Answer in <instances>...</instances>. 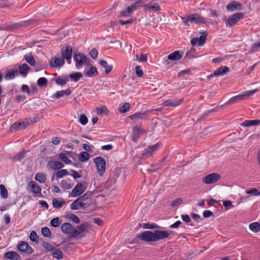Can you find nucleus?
Wrapping results in <instances>:
<instances>
[{"label": "nucleus", "instance_id": "obj_1", "mask_svg": "<svg viewBox=\"0 0 260 260\" xmlns=\"http://www.w3.org/2000/svg\"><path fill=\"white\" fill-rule=\"evenodd\" d=\"M170 233L167 231L156 230L153 232L150 231H144L138 237L141 240L146 242H155L167 238Z\"/></svg>", "mask_w": 260, "mask_h": 260}, {"label": "nucleus", "instance_id": "obj_2", "mask_svg": "<svg viewBox=\"0 0 260 260\" xmlns=\"http://www.w3.org/2000/svg\"><path fill=\"white\" fill-rule=\"evenodd\" d=\"M181 20L185 25L189 26V22H194L196 24H205L206 21L205 19L200 15L195 13L190 14L186 17H181Z\"/></svg>", "mask_w": 260, "mask_h": 260}, {"label": "nucleus", "instance_id": "obj_3", "mask_svg": "<svg viewBox=\"0 0 260 260\" xmlns=\"http://www.w3.org/2000/svg\"><path fill=\"white\" fill-rule=\"evenodd\" d=\"M244 16L243 13L238 12L230 16L228 18L224 17L222 20L225 22L226 27H233L239 20L243 18Z\"/></svg>", "mask_w": 260, "mask_h": 260}, {"label": "nucleus", "instance_id": "obj_4", "mask_svg": "<svg viewBox=\"0 0 260 260\" xmlns=\"http://www.w3.org/2000/svg\"><path fill=\"white\" fill-rule=\"evenodd\" d=\"M258 90L254 89L252 90L246 91L241 94L234 96L228 101L225 105H230L236 103L239 101H242L257 92Z\"/></svg>", "mask_w": 260, "mask_h": 260}, {"label": "nucleus", "instance_id": "obj_5", "mask_svg": "<svg viewBox=\"0 0 260 260\" xmlns=\"http://www.w3.org/2000/svg\"><path fill=\"white\" fill-rule=\"evenodd\" d=\"M137 156L141 159H146L151 156L157 150L158 147H137Z\"/></svg>", "mask_w": 260, "mask_h": 260}, {"label": "nucleus", "instance_id": "obj_6", "mask_svg": "<svg viewBox=\"0 0 260 260\" xmlns=\"http://www.w3.org/2000/svg\"><path fill=\"white\" fill-rule=\"evenodd\" d=\"M98 174L102 176L106 171V162L102 157H96L93 159Z\"/></svg>", "mask_w": 260, "mask_h": 260}, {"label": "nucleus", "instance_id": "obj_7", "mask_svg": "<svg viewBox=\"0 0 260 260\" xmlns=\"http://www.w3.org/2000/svg\"><path fill=\"white\" fill-rule=\"evenodd\" d=\"M74 60L76 61V67L78 69L81 68L83 65L88 63V58L83 54L76 53L74 56Z\"/></svg>", "mask_w": 260, "mask_h": 260}, {"label": "nucleus", "instance_id": "obj_8", "mask_svg": "<svg viewBox=\"0 0 260 260\" xmlns=\"http://www.w3.org/2000/svg\"><path fill=\"white\" fill-rule=\"evenodd\" d=\"M86 186L81 182L78 183L72 191L69 193V197H78L80 196L86 190Z\"/></svg>", "mask_w": 260, "mask_h": 260}, {"label": "nucleus", "instance_id": "obj_9", "mask_svg": "<svg viewBox=\"0 0 260 260\" xmlns=\"http://www.w3.org/2000/svg\"><path fill=\"white\" fill-rule=\"evenodd\" d=\"M91 194L86 192L83 195L79 196L78 198L80 202L81 203V207L83 209H85L89 207L91 202Z\"/></svg>", "mask_w": 260, "mask_h": 260}, {"label": "nucleus", "instance_id": "obj_10", "mask_svg": "<svg viewBox=\"0 0 260 260\" xmlns=\"http://www.w3.org/2000/svg\"><path fill=\"white\" fill-rule=\"evenodd\" d=\"M221 175L219 174L213 173L204 177L202 181L206 184H210L216 182L221 179Z\"/></svg>", "mask_w": 260, "mask_h": 260}, {"label": "nucleus", "instance_id": "obj_11", "mask_svg": "<svg viewBox=\"0 0 260 260\" xmlns=\"http://www.w3.org/2000/svg\"><path fill=\"white\" fill-rule=\"evenodd\" d=\"M17 249L20 252L27 254H30L33 252L31 247L24 241H20L18 243Z\"/></svg>", "mask_w": 260, "mask_h": 260}, {"label": "nucleus", "instance_id": "obj_12", "mask_svg": "<svg viewBox=\"0 0 260 260\" xmlns=\"http://www.w3.org/2000/svg\"><path fill=\"white\" fill-rule=\"evenodd\" d=\"M73 50L71 46H67L66 48L61 50V55L64 59H66L67 63L70 64L71 63V57Z\"/></svg>", "mask_w": 260, "mask_h": 260}, {"label": "nucleus", "instance_id": "obj_13", "mask_svg": "<svg viewBox=\"0 0 260 260\" xmlns=\"http://www.w3.org/2000/svg\"><path fill=\"white\" fill-rule=\"evenodd\" d=\"M207 37V34L204 31L200 38H194L192 39L190 41V43L193 46H202L204 44Z\"/></svg>", "mask_w": 260, "mask_h": 260}, {"label": "nucleus", "instance_id": "obj_14", "mask_svg": "<svg viewBox=\"0 0 260 260\" xmlns=\"http://www.w3.org/2000/svg\"><path fill=\"white\" fill-rule=\"evenodd\" d=\"M243 8L242 4L237 1L231 2L226 6V10L230 12H233L235 10H242Z\"/></svg>", "mask_w": 260, "mask_h": 260}, {"label": "nucleus", "instance_id": "obj_15", "mask_svg": "<svg viewBox=\"0 0 260 260\" xmlns=\"http://www.w3.org/2000/svg\"><path fill=\"white\" fill-rule=\"evenodd\" d=\"M183 101V98L179 100L170 99L164 101L163 106L165 107H176L180 105Z\"/></svg>", "mask_w": 260, "mask_h": 260}, {"label": "nucleus", "instance_id": "obj_16", "mask_svg": "<svg viewBox=\"0 0 260 260\" xmlns=\"http://www.w3.org/2000/svg\"><path fill=\"white\" fill-rule=\"evenodd\" d=\"M143 8L145 11L150 10L159 12L161 10V8L158 3H154L153 1L146 4H143Z\"/></svg>", "mask_w": 260, "mask_h": 260}, {"label": "nucleus", "instance_id": "obj_17", "mask_svg": "<svg viewBox=\"0 0 260 260\" xmlns=\"http://www.w3.org/2000/svg\"><path fill=\"white\" fill-rule=\"evenodd\" d=\"M64 167L63 164L60 161L49 160L47 164V167L52 170L61 169Z\"/></svg>", "mask_w": 260, "mask_h": 260}, {"label": "nucleus", "instance_id": "obj_18", "mask_svg": "<svg viewBox=\"0 0 260 260\" xmlns=\"http://www.w3.org/2000/svg\"><path fill=\"white\" fill-rule=\"evenodd\" d=\"M87 226L85 224H81V225L77 226L76 229H74L72 232L71 237H76L79 236L80 234L86 230Z\"/></svg>", "mask_w": 260, "mask_h": 260}, {"label": "nucleus", "instance_id": "obj_19", "mask_svg": "<svg viewBox=\"0 0 260 260\" xmlns=\"http://www.w3.org/2000/svg\"><path fill=\"white\" fill-rule=\"evenodd\" d=\"M65 61L63 58L54 57L50 61V64L52 68H57L62 67Z\"/></svg>", "mask_w": 260, "mask_h": 260}, {"label": "nucleus", "instance_id": "obj_20", "mask_svg": "<svg viewBox=\"0 0 260 260\" xmlns=\"http://www.w3.org/2000/svg\"><path fill=\"white\" fill-rule=\"evenodd\" d=\"M4 258L10 260H21V256L15 251H8L4 254Z\"/></svg>", "mask_w": 260, "mask_h": 260}, {"label": "nucleus", "instance_id": "obj_21", "mask_svg": "<svg viewBox=\"0 0 260 260\" xmlns=\"http://www.w3.org/2000/svg\"><path fill=\"white\" fill-rule=\"evenodd\" d=\"M183 55V52H181L179 50H176L170 54L168 56V58L170 60L177 61L182 58Z\"/></svg>", "mask_w": 260, "mask_h": 260}, {"label": "nucleus", "instance_id": "obj_22", "mask_svg": "<svg viewBox=\"0 0 260 260\" xmlns=\"http://www.w3.org/2000/svg\"><path fill=\"white\" fill-rule=\"evenodd\" d=\"M61 231L66 234L70 235L71 237L73 227L70 223H63L61 226Z\"/></svg>", "mask_w": 260, "mask_h": 260}, {"label": "nucleus", "instance_id": "obj_23", "mask_svg": "<svg viewBox=\"0 0 260 260\" xmlns=\"http://www.w3.org/2000/svg\"><path fill=\"white\" fill-rule=\"evenodd\" d=\"M229 71L230 69L229 67L226 66H221L214 71L213 75H215V76H222L227 73Z\"/></svg>", "mask_w": 260, "mask_h": 260}, {"label": "nucleus", "instance_id": "obj_24", "mask_svg": "<svg viewBox=\"0 0 260 260\" xmlns=\"http://www.w3.org/2000/svg\"><path fill=\"white\" fill-rule=\"evenodd\" d=\"M18 74L17 70L16 69H13L12 70H8L6 74L4 76V78L6 80H12Z\"/></svg>", "mask_w": 260, "mask_h": 260}, {"label": "nucleus", "instance_id": "obj_25", "mask_svg": "<svg viewBox=\"0 0 260 260\" xmlns=\"http://www.w3.org/2000/svg\"><path fill=\"white\" fill-rule=\"evenodd\" d=\"M28 186L31 188L32 189V192L34 193H41L42 190L41 187L39 185L37 184L34 181H31L29 182Z\"/></svg>", "mask_w": 260, "mask_h": 260}, {"label": "nucleus", "instance_id": "obj_26", "mask_svg": "<svg viewBox=\"0 0 260 260\" xmlns=\"http://www.w3.org/2000/svg\"><path fill=\"white\" fill-rule=\"evenodd\" d=\"M260 124V120H247L241 123L243 127H249L253 125H258Z\"/></svg>", "mask_w": 260, "mask_h": 260}, {"label": "nucleus", "instance_id": "obj_27", "mask_svg": "<svg viewBox=\"0 0 260 260\" xmlns=\"http://www.w3.org/2000/svg\"><path fill=\"white\" fill-rule=\"evenodd\" d=\"M142 130L140 126H136L133 128V133L132 139L133 141H136L141 135Z\"/></svg>", "mask_w": 260, "mask_h": 260}, {"label": "nucleus", "instance_id": "obj_28", "mask_svg": "<svg viewBox=\"0 0 260 260\" xmlns=\"http://www.w3.org/2000/svg\"><path fill=\"white\" fill-rule=\"evenodd\" d=\"M52 80L55 81L56 84L62 86L69 81V77L68 76H64L63 77H57L52 79Z\"/></svg>", "mask_w": 260, "mask_h": 260}, {"label": "nucleus", "instance_id": "obj_29", "mask_svg": "<svg viewBox=\"0 0 260 260\" xmlns=\"http://www.w3.org/2000/svg\"><path fill=\"white\" fill-rule=\"evenodd\" d=\"M64 204L65 201L63 199H54L52 200V206L55 208H61Z\"/></svg>", "mask_w": 260, "mask_h": 260}, {"label": "nucleus", "instance_id": "obj_30", "mask_svg": "<svg viewBox=\"0 0 260 260\" xmlns=\"http://www.w3.org/2000/svg\"><path fill=\"white\" fill-rule=\"evenodd\" d=\"M51 253L53 257L57 259H60L63 257L62 252L58 248H54L51 251Z\"/></svg>", "mask_w": 260, "mask_h": 260}, {"label": "nucleus", "instance_id": "obj_31", "mask_svg": "<svg viewBox=\"0 0 260 260\" xmlns=\"http://www.w3.org/2000/svg\"><path fill=\"white\" fill-rule=\"evenodd\" d=\"M101 67L105 69V73L106 74H109L112 70L113 66L111 64H108V62L105 60H101L100 62Z\"/></svg>", "mask_w": 260, "mask_h": 260}, {"label": "nucleus", "instance_id": "obj_32", "mask_svg": "<svg viewBox=\"0 0 260 260\" xmlns=\"http://www.w3.org/2000/svg\"><path fill=\"white\" fill-rule=\"evenodd\" d=\"M29 67L26 63H23L19 67V73L23 77H25L27 74V70Z\"/></svg>", "mask_w": 260, "mask_h": 260}, {"label": "nucleus", "instance_id": "obj_33", "mask_svg": "<svg viewBox=\"0 0 260 260\" xmlns=\"http://www.w3.org/2000/svg\"><path fill=\"white\" fill-rule=\"evenodd\" d=\"M35 179L40 183H44L46 180V176L43 173H38L36 174Z\"/></svg>", "mask_w": 260, "mask_h": 260}, {"label": "nucleus", "instance_id": "obj_34", "mask_svg": "<svg viewBox=\"0 0 260 260\" xmlns=\"http://www.w3.org/2000/svg\"><path fill=\"white\" fill-rule=\"evenodd\" d=\"M98 75L99 73L94 67H91L89 70L87 71L85 73V75L89 77H95Z\"/></svg>", "mask_w": 260, "mask_h": 260}, {"label": "nucleus", "instance_id": "obj_35", "mask_svg": "<svg viewBox=\"0 0 260 260\" xmlns=\"http://www.w3.org/2000/svg\"><path fill=\"white\" fill-rule=\"evenodd\" d=\"M96 113L99 115H107L109 111L107 108L105 106H101L96 108Z\"/></svg>", "mask_w": 260, "mask_h": 260}, {"label": "nucleus", "instance_id": "obj_36", "mask_svg": "<svg viewBox=\"0 0 260 260\" xmlns=\"http://www.w3.org/2000/svg\"><path fill=\"white\" fill-rule=\"evenodd\" d=\"M69 77L72 81L76 82L82 77V74L80 72H75L70 74Z\"/></svg>", "mask_w": 260, "mask_h": 260}, {"label": "nucleus", "instance_id": "obj_37", "mask_svg": "<svg viewBox=\"0 0 260 260\" xmlns=\"http://www.w3.org/2000/svg\"><path fill=\"white\" fill-rule=\"evenodd\" d=\"M249 229L254 232L257 233L260 231V224L257 222H254L249 225Z\"/></svg>", "mask_w": 260, "mask_h": 260}, {"label": "nucleus", "instance_id": "obj_38", "mask_svg": "<svg viewBox=\"0 0 260 260\" xmlns=\"http://www.w3.org/2000/svg\"><path fill=\"white\" fill-rule=\"evenodd\" d=\"M59 157L60 159L67 165L71 164L72 162V161L69 158V156L67 153H60L59 154Z\"/></svg>", "mask_w": 260, "mask_h": 260}, {"label": "nucleus", "instance_id": "obj_39", "mask_svg": "<svg viewBox=\"0 0 260 260\" xmlns=\"http://www.w3.org/2000/svg\"><path fill=\"white\" fill-rule=\"evenodd\" d=\"M146 112H137L129 116V118L133 120H137L138 119H143Z\"/></svg>", "mask_w": 260, "mask_h": 260}, {"label": "nucleus", "instance_id": "obj_40", "mask_svg": "<svg viewBox=\"0 0 260 260\" xmlns=\"http://www.w3.org/2000/svg\"><path fill=\"white\" fill-rule=\"evenodd\" d=\"M134 11L131 9V6L127 7L124 10L121 11L120 16L122 17L131 16Z\"/></svg>", "mask_w": 260, "mask_h": 260}, {"label": "nucleus", "instance_id": "obj_41", "mask_svg": "<svg viewBox=\"0 0 260 260\" xmlns=\"http://www.w3.org/2000/svg\"><path fill=\"white\" fill-rule=\"evenodd\" d=\"M81 204V203L80 202V201L77 198L70 204V208L73 210H77L80 208H82Z\"/></svg>", "mask_w": 260, "mask_h": 260}, {"label": "nucleus", "instance_id": "obj_42", "mask_svg": "<svg viewBox=\"0 0 260 260\" xmlns=\"http://www.w3.org/2000/svg\"><path fill=\"white\" fill-rule=\"evenodd\" d=\"M30 24L29 21L20 22L18 23H14L10 26L12 29H17L21 27L26 26Z\"/></svg>", "mask_w": 260, "mask_h": 260}, {"label": "nucleus", "instance_id": "obj_43", "mask_svg": "<svg viewBox=\"0 0 260 260\" xmlns=\"http://www.w3.org/2000/svg\"><path fill=\"white\" fill-rule=\"evenodd\" d=\"M28 124L27 121H23L17 123H14L12 126L15 129H24Z\"/></svg>", "mask_w": 260, "mask_h": 260}, {"label": "nucleus", "instance_id": "obj_44", "mask_svg": "<svg viewBox=\"0 0 260 260\" xmlns=\"http://www.w3.org/2000/svg\"><path fill=\"white\" fill-rule=\"evenodd\" d=\"M129 108L130 104L128 103H124L122 106L119 107V111L120 113H125Z\"/></svg>", "mask_w": 260, "mask_h": 260}, {"label": "nucleus", "instance_id": "obj_45", "mask_svg": "<svg viewBox=\"0 0 260 260\" xmlns=\"http://www.w3.org/2000/svg\"><path fill=\"white\" fill-rule=\"evenodd\" d=\"M66 217L67 218H68V219H70L71 220L74 221L76 223H79L80 222L79 218L76 215H75L74 214H73V213L68 214L66 216Z\"/></svg>", "mask_w": 260, "mask_h": 260}, {"label": "nucleus", "instance_id": "obj_46", "mask_svg": "<svg viewBox=\"0 0 260 260\" xmlns=\"http://www.w3.org/2000/svg\"><path fill=\"white\" fill-rule=\"evenodd\" d=\"M143 2L142 0L137 1L135 3H133L130 6L131 9L134 11H136L138 8L143 7Z\"/></svg>", "mask_w": 260, "mask_h": 260}, {"label": "nucleus", "instance_id": "obj_47", "mask_svg": "<svg viewBox=\"0 0 260 260\" xmlns=\"http://www.w3.org/2000/svg\"><path fill=\"white\" fill-rule=\"evenodd\" d=\"M89 155L88 152L86 151L82 152L79 156V160L82 161H86L89 159Z\"/></svg>", "mask_w": 260, "mask_h": 260}, {"label": "nucleus", "instance_id": "obj_48", "mask_svg": "<svg viewBox=\"0 0 260 260\" xmlns=\"http://www.w3.org/2000/svg\"><path fill=\"white\" fill-rule=\"evenodd\" d=\"M68 175V171L66 169H62L58 171L56 173V176L57 179L61 178Z\"/></svg>", "mask_w": 260, "mask_h": 260}, {"label": "nucleus", "instance_id": "obj_49", "mask_svg": "<svg viewBox=\"0 0 260 260\" xmlns=\"http://www.w3.org/2000/svg\"><path fill=\"white\" fill-rule=\"evenodd\" d=\"M0 194L2 198L6 199L8 197V191L3 184L0 185Z\"/></svg>", "mask_w": 260, "mask_h": 260}, {"label": "nucleus", "instance_id": "obj_50", "mask_svg": "<svg viewBox=\"0 0 260 260\" xmlns=\"http://www.w3.org/2000/svg\"><path fill=\"white\" fill-rule=\"evenodd\" d=\"M24 58L30 65L34 66L35 64V60L31 54L25 55Z\"/></svg>", "mask_w": 260, "mask_h": 260}, {"label": "nucleus", "instance_id": "obj_51", "mask_svg": "<svg viewBox=\"0 0 260 260\" xmlns=\"http://www.w3.org/2000/svg\"><path fill=\"white\" fill-rule=\"evenodd\" d=\"M47 79L44 77H41L37 80V84L40 87H44L47 85Z\"/></svg>", "mask_w": 260, "mask_h": 260}, {"label": "nucleus", "instance_id": "obj_52", "mask_svg": "<svg viewBox=\"0 0 260 260\" xmlns=\"http://www.w3.org/2000/svg\"><path fill=\"white\" fill-rule=\"evenodd\" d=\"M61 185L64 189H70L73 187V184L68 183L66 180H62L61 181Z\"/></svg>", "mask_w": 260, "mask_h": 260}, {"label": "nucleus", "instance_id": "obj_53", "mask_svg": "<svg viewBox=\"0 0 260 260\" xmlns=\"http://www.w3.org/2000/svg\"><path fill=\"white\" fill-rule=\"evenodd\" d=\"M26 154V151H22L18 153H17L14 157L13 159L17 160H20L23 158Z\"/></svg>", "mask_w": 260, "mask_h": 260}, {"label": "nucleus", "instance_id": "obj_54", "mask_svg": "<svg viewBox=\"0 0 260 260\" xmlns=\"http://www.w3.org/2000/svg\"><path fill=\"white\" fill-rule=\"evenodd\" d=\"M142 227L145 229H155L158 227L156 224L149 223H144L142 224Z\"/></svg>", "mask_w": 260, "mask_h": 260}, {"label": "nucleus", "instance_id": "obj_55", "mask_svg": "<svg viewBox=\"0 0 260 260\" xmlns=\"http://www.w3.org/2000/svg\"><path fill=\"white\" fill-rule=\"evenodd\" d=\"M41 232L43 235L45 237H50L51 236V232L48 227H43L41 229Z\"/></svg>", "mask_w": 260, "mask_h": 260}, {"label": "nucleus", "instance_id": "obj_56", "mask_svg": "<svg viewBox=\"0 0 260 260\" xmlns=\"http://www.w3.org/2000/svg\"><path fill=\"white\" fill-rule=\"evenodd\" d=\"M196 49L193 47H191L189 50H188L186 54L185 57L189 59L192 58L193 57V53L195 52Z\"/></svg>", "mask_w": 260, "mask_h": 260}, {"label": "nucleus", "instance_id": "obj_57", "mask_svg": "<svg viewBox=\"0 0 260 260\" xmlns=\"http://www.w3.org/2000/svg\"><path fill=\"white\" fill-rule=\"evenodd\" d=\"M60 224V219L58 217L54 218L50 221V225L54 228L58 227Z\"/></svg>", "mask_w": 260, "mask_h": 260}, {"label": "nucleus", "instance_id": "obj_58", "mask_svg": "<svg viewBox=\"0 0 260 260\" xmlns=\"http://www.w3.org/2000/svg\"><path fill=\"white\" fill-rule=\"evenodd\" d=\"M79 121L82 125H85L88 122V119L84 114H82L79 117Z\"/></svg>", "mask_w": 260, "mask_h": 260}, {"label": "nucleus", "instance_id": "obj_59", "mask_svg": "<svg viewBox=\"0 0 260 260\" xmlns=\"http://www.w3.org/2000/svg\"><path fill=\"white\" fill-rule=\"evenodd\" d=\"M136 59L139 62H144L147 61V55L145 54H141L140 55L137 54L136 55Z\"/></svg>", "mask_w": 260, "mask_h": 260}, {"label": "nucleus", "instance_id": "obj_60", "mask_svg": "<svg viewBox=\"0 0 260 260\" xmlns=\"http://www.w3.org/2000/svg\"><path fill=\"white\" fill-rule=\"evenodd\" d=\"M64 95L63 90L56 91L52 95L53 99H58Z\"/></svg>", "mask_w": 260, "mask_h": 260}, {"label": "nucleus", "instance_id": "obj_61", "mask_svg": "<svg viewBox=\"0 0 260 260\" xmlns=\"http://www.w3.org/2000/svg\"><path fill=\"white\" fill-rule=\"evenodd\" d=\"M258 190L256 188H252L251 189H248L246 191V194H250L254 196H257Z\"/></svg>", "mask_w": 260, "mask_h": 260}, {"label": "nucleus", "instance_id": "obj_62", "mask_svg": "<svg viewBox=\"0 0 260 260\" xmlns=\"http://www.w3.org/2000/svg\"><path fill=\"white\" fill-rule=\"evenodd\" d=\"M21 89L23 92L27 93L28 95H30L31 93L29 87L27 85L23 84L21 86Z\"/></svg>", "mask_w": 260, "mask_h": 260}, {"label": "nucleus", "instance_id": "obj_63", "mask_svg": "<svg viewBox=\"0 0 260 260\" xmlns=\"http://www.w3.org/2000/svg\"><path fill=\"white\" fill-rule=\"evenodd\" d=\"M90 55L93 59H96L98 55V50L95 48H92L90 52Z\"/></svg>", "mask_w": 260, "mask_h": 260}, {"label": "nucleus", "instance_id": "obj_64", "mask_svg": "<svg viewBox=\"0 0 260 260\" xmlns=\"http://www.w3.org/2000/svg\"><path fill=\"white\" fill-rule=\"evenodd\" d=\"M43 246L44 248L50 251H52L54 248L53 246L50 244L49 242H43Z\"/></svg>", "mask_w": 260, "mask_h": 260}]
</instances>
